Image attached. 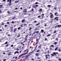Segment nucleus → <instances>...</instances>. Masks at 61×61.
<instances>
[{
  "instance_id": "f257e3e1",
  "label": "nucleus",
  "mask_w": 61,
  "mask_h": 61,
  "mask_svg": "<svg viewBox=\"0 0 61 61\" xmlns=\"http://www.w3.org/2000/svg\"><path fill=\"white\" fill-rule=\"evenodd\" d=\"M28 52V50L27 51V52L26 53H22V54L21 55V56H25V54H27V53Z\"/></svg>"
},
{
  "instance_id": "f03ea898",
  "label": "nucleus",
  "mask_w": 61,
  "mask_h": 61,
  "mask_svg": "<svg viewBox=\"0 0 61 61\" xmlns=\"http://www.w3.org/2000/svg\"><path fill=\"white\" fill-rule=\"evenodd\" d=\"M53 54L54 55H58V52H53Z\"/></svg>"
},
{
  "instance_id": "7ed1b4c3",
  "label": "nucleus",
  "mask_w": 61,
  "mask_h": 61,
  "mask_svg": "<svg viewBox=\"0 0 61 61\" xmlns=\"http://www.w3.org/2000/svg\"><path fill=\"white\" fill-rule=\"evenodd\" d=\"M7 2H9V3H11V2H12V0H8L7 1Z\"/></svg>"
},
{
  "instance_id": "20e7f679",
  "label": "nucleus",
  "mask_w": 61,
  "mask_h": 61,
  "mask_svg": "<svg viewBox=\"0 0 61 61\" xmlns=\"http://www.w3.org/2000/svg\"><path fill=\"white\" fill-rule=\"evenodd\" d=\"M23 12H24V13H26V12H27L26 11V9H25L23 11Z\"/></svg>"
},
{
  "instance_id": "39448f33",
  "label": "nucleus",
  "mask_w": 61,
  "mask_h": 61,
  "mask_svg": "<svg viewBox=\"0 0 61 61\" xmlns=\"http://www.w3.org/2000/svg\"><path fill=\"white\" fill-rule=\"evenodd\" d=\"M32 7H33V8H35V9H36V8H37L35 6V5H33L32 6Z\"/></svg>"
},
{
  "instance_id": "423d86ee",
  "label": "nucleus",
  "mask_w": 61,
  "mask_h": 61,
  "mask_svg": "<svg viewBox=\"0 0 61 61\" xmlns=\"http://www.w3.org/2000/svg\"><path fill=\"white\" fill-rule=\"evenodd\" d=\"M16 53H17V54H18V53H19V52H18V51H17L15 52L14 53L15 54H16Z\"/></svg>"
},
{
  "instance_id": "0eeeda50",
  "label": "nucleus",
  "mask_w": 61,
  "mask_h": 61,
  "mask_svg": "<svg viewBox=\"0 0 61 61\" xmlns=\"http://www.w3.org/2000/svg\"><path fill=\"white\" fill-rule=\"evenodd\" d=\"M17 30V28H16L14 29V31H13V32H15V31H16V30Z\"/></svg>"
},
{
  "instance_id": "6e6552de",
  "label": "nucleus",
  "mask_w": 61,
  "mask_h": 61,
  "mask_svg": "<svg viewBox=\"0 0 61 61\" xmlns=\"http://www.w3.org/2000/svg\"><path fill=\"white\" fill-rule=\"evenodd\" d=\"M57 27H61V25H59L57 26Z\"/></svg>"
},
{
  "instance_id": "1a4fd4ad",
  "label": "nucleus",
  "mask_w": 61,
  "mask_h": 61,
  "mask_svg": "<svg viewBox=\"0 0 61 61\" xmlns=\"http://www.w3.org/2000/svg\"><path fill=\"white\" fill-rule=\"evenodd\" d=\"M25 20L24 19L22 21V23H23L24 22H25Z\"/></svg>"
},
{
  "instance_id": "9d476101",
  "label": "nucleus",
  "mask_w": 61,
  "mask_h": 61,
  "mask_svg": "<svg viewBox=\"0 0 61 61\" xmlns=\"http://www.w3.org/2000/svg\"><path fill=\"white\" fill-rule=\"evenodd\" d=\"M20 34H18L17 36V37H20Z\"/></svg>"
},
{
  "instance_id": "9b49d317",
  "label": "nucleus",
  "mask_w": 61,
  "mask_h": 61,
  "mask_svg": "<svg viewBox=\"0 0 61 61\" xmlns=\"http://www.w3.org/2000/svg\"><path fill=\"white\" fill-rule=\"evenodd\" d=\"M36 56H38L39 55H38V53H36Z\"/></svg>"
},
{
  "instance_id": "f8f14e48",
  "label": "nucleus",
  "mask_w": 61,
  "mask_h": 61,
  "mask_svg": "<svg viewBox=\"0 0 61 61\" xmlns=\"http://www.w3.org/2000/svg\"><path fill=\"white\" fill-rule=\"evenodd\" d=\"M47 7H51V5H48L47 6Z\"/></svg>"
},
{
  "instance_id": "ddd939ff",
  "label": "nucleus",
  "mask_w": 61,
  "mask_h": 61,
  "mask_svg": "<svg viewBox=\"0 0 61 61\" xmlns=\"http://www.w3.org/2000/svg\"><path fill=\"white\" fill-rule=\"evenodd\" d=\"M42 11V9H40V10H38L39 11Z\"/></svg>"
},
{
  "instance_id": "4468645a",
  "label": "nucleus",
  "mask_w": 61,
  "mask_h": 61,
  "mask_svg": "<svg viewBox=\"0 0 61 61\" xmlns=\"http://www.w3.org/2000/svg\"><path fill=\"white\" fill-rule=\"evenodd\" d=\"M50 17H51V18H54V17L53 16H52L51 15L50 16Z\"/></svg>"
},
{
  "instance_id": "2eb2a0df",
  "label": "nucleus",
  "mask_w": 61,
  "mask_h": 61,
  "mask_svg": "<svg viewBox=\"0 0 61 61\" xmlns=\"http://www.w3.org/2000/svg\"><path fill=\"white\" fill-rule=\"evenodd\" d=\"M51 36V35L50 34H48L47 36Z\"/></svg>"
},
{
  "instance_id": "dca6fc26",
  "label": "nucleus",
  "mask_w": 61,
  "mask_h": 61,
  "mask_svg": "<svg viewBox=\"0 0 61 61\" xmlns=\"http://www.w3.org/2000/svg\"><path fill=\"white\" fill-rule=\"evenodd\" d=\"M55 15H58V13H55Z\"/></svg>"
},
{
  "instance_id": "f3484780",
  "label": "nucleus",
  "mask_w": 61,
  "mask_h": 61,
  "mask_svg": "<svg viewBox=\"0 0 61 61\" xmlns=\"http://www.w3.org/2000/svg\"><path fill=\"white\" fill-rule=\"evenodd\" d=\"M57 43V42H55L54 43V44L55 45H56Z\"/></svg>"
},
{
  "instance_id": "a211bd4d",
  "label": "nucleus",
  "mask_w": 61,
  "mask_h": 61,
  "mask_svg": "<svg viewBox=\"0 0 61 61\" xmlns=\"http://www.w3.org/2000/svg\"><path fill=\"white\" fill-rule=\"evenodd\" d=\"M41 31L42 33H43L44 32V30H41Z\"/></svg>"
},
{
  "instance_id": "6ab92c4d",
  "label": "nucleus",
  "mask_w": 61,
  "mask_h": 61,
  "mask_svg": "<svg viewBox=\"0 0 61 61\" xmlns=\"http://www.w3.org/2000/svg\"><path fill=\"white\" fill-rule=\"evenodd\" d=\"M31 29H32V27H30V29H29V30H31Z\"/></svg>"
},
{
  "instance_id": "aec40b11",
  "label": "nucleus",
  "mask_w": 61,
  "mask_h": 61,
  "mask_svg": "<svg viewBox=\"0 0 61 61\" xmlns=\"http://www.w3.org/2000/svg\"><path fill=\"white\" fill-rule=\"evenodd\" d=\"M21 29V27H19L18 28V30H20Z\"/></svg>"
},
{
  "instance_id": "412c9836",
  "label": "nucleus",
  "mask_w": 61,
  "mask_h": 61,
  "mask_svg": "<svg viewBox=\"0 0 61 61\" xmlns=\"http://www.w3.org/2000/svg\"><path fill=\"white\" fill-rule=\"evenodd\" d=\"M50 15H53L52 14V13H50Z\"/></svg>"
},
{
  "instance_id": "4be33fe9",
  "label": "nucleus",
  "mask_w": 61,
  "mask_h": 61,
  "mask_svg": "<svg viewBox=\"0 0 61 61\" xmlns=\"http://www.w3.org/2000/svg\"><path fill=\"white\" fill-rule=\"evenodd\" d=\"M58 49V47L56 48L55 49V51H56V50H57V49Z\"/></svg>"
},
{
  "instance_id": "5701e85b",
  "label": "nucleus",
  "mask_w": 61,
  "mask_h": 61,
  "mask_svg": "<svg viewBox=\"0 0 61 61\" xmlns=\"http://www.w3.org/2000/svg\"><path fill=\"white\" fill-rule=\"evenodd\" d=\"M19 2V1H15V3H18V2Z\"/></svg>"
},
{
  "instance_id": "b1692460",
  "label": "nucleus",
  "mask_w": 61,
  "mask_h": 61,
  "mask_svg": "<svg viewBox=\"0 0 61 61\" xmlns=\"http://www.w3.org/2000/svg\"><path fill=\"white\" fill-rule=\"evenodd\" d=\"M51 56H54V54H51Z\"/></svg>"
},
{
  "instance_id": "393cba45",
  "label": "nucleus",
  "mask_w": 61,
  "mask_h": 61,
  "mask_svg": "<svg viewBox=\"0 0 61 61\" xmlns=\"http://www.w3.org/2000/svg\"><path fill=\"white\" fill-rule=\"evenodd\" d=\"M39 6V5H35V6L36 7H37V6Z\"/></svg>"
},
{
  "instance_id": "a878e982",
  "label": "nucleus",
  "mask_w": 61,
  "mask_h": 61,
  "mask_svg": "<svg viewBox=\"0 0 61 61\" xmlns=\"http://www.w3.org/2000/svg\"><path fill=\"white\" fill-rule=\"evenodd\" d=\"M41 47V45H40V46H39V48H40Z\"/></svg>"
},
{
  "instance_id": "bb28decb",
  "label": "nucleus",
  "mask_w": 61,
  "mask_h": 61,
  "mask_svg": "<svg viewBox=\"0 0 61 61\" xmlns=\"http://www.w3.org/2000/svg\"><path fill=\"white\" fill-rule=\"evenodd\" d=\"M35 5H37V4H38V2H36L35 4Z\"/></svg>"
},
{
  "instance_id": "cd10ccee",
  "label": "nucleus",
  "mask_w": 61,
  "mask_h": 61,
  "mask_svg": "<svg viewBox=\"0 0 61 61\" xmlns=\"http://www.w3.org/2000/svg\"><path fill=\"white\" fill-rule=\"evenodd\" d=\"M29 55H27L26 56V57H29Z\"/></svg>"
},
{
  "instance_id": "c85d7f7f",
  "label": "nucleus",
  "mask_w": 61,
  "mask_h": 61,
  "mask_svg": "<svg viewBox=\"0 0 61 61\" xmlns=\"http://www.w3.org/2000/svg\"><path fill=\"white\" fill-rule=\"evenodd\" d=\"M57 18V17H55V18H54V20H56Z\"/></svg>"
},
{
  "instance_id": "c756f323",
  "label": "nucleus",
  "mask_w": 61,
  "mask_h": 61,
  "mask_svg": "<svg viewBox=\"0 0 61 61\" xmlns=\"http://www.w3.org/2000/svg\"><path fill=\"white\" fill-rule=\"evenodd\" d=\"M8 43V42L7 41H6L5 42V43H4V44H6Z\"/></svg>"
},
{
  "instance_id": "7c9ffc66",
  "label": "nucleus",
  "mask_w": 61,
  "mask_h": 61,
  "mask_svg": "<svg viewBox=\"0 0 61 61\" xmlns=\"http://www.w3.org/2000/svg\"><path fill=\"white\" fill-rule=\"evenodd\" d=\"M40 51V50H37V52H39V51Z\"/></svg>"
},
{
  "instance_id": "2f4dec72",
  "label": "nucleus",
  "mask_w": 61,
  "mask_h": 61,
  "mask_svg": "<svg viewBox=\"0 0 61 61\" xmlns=\"http://www.w3.org/2000/svg\"><path fill=\"white\" fill-rule=\"evenodd\" d=\"M23 26H24V25H23V24H22L21 25V27H23Z\"/></svg>"
},
{
  "instance_id": "473e14b6",
  "label": "nucleus",
  "mask_w": 61,
  "mask_h": 61,
  "mask_svg": "<svg viewBox=\"0 0 61 61\" xmlns=\"http://www.w3.org/2000/svg\"><path fill=\"white\" fill-rule=\"evenodd\" d=\"M11 55V52L9 53V54H8V55Z\"/></svg>"
},
{
  "instance_id": "72a5a7b5",
  "label": "nucleus",
  "mask_w": 61,
  "mask_h": 61,
  "mask_svg": "<svg viewBox=\"0 0 61 61\" xmlns=\"http://www.w3.org/2000/svg\"><path fill=\"white\" fill-rule=\"evenodd\" d=\"M9 46V44H7V45H6V46Z\"/></svg>"
},
{
  "instance_id": "f704fd0d",
  "label": "nucleus",
  "mask_w": 61,
  "mask_h": 61,
  "mask_svg": "<svg viewBox=\"0 0 61 61\" xmlns=\"http://www.w3.org/2000/svg\"><path fill=\"white\" fill-rule=\"evenodd\" d=\"M51 46L52 47H54V46L53 45H51Z\"/></svg>"
},
{
  "instance_id": "c9c22d12",
  "label": "nucleus",
  "mask_w": 61,
  "mask_h": 61,
  "mask_svg": "<svg viewBox=\"0 0 61 61\" xmlns=\"http://www.w3.org/2000/svg\"><path fill=\"white\" fill-rule=\"evenodd\" d=\"M31 11H34V9H32L31 10Z\"/></svg>"
},
{
  "instance_id": "e433bc0d",
  "label": "nucleus",
  "mask_w": 61,
  "mask_h": 61,
  "mask_svg": "<svg viewBox=\"0 0 61 61\" xmlns=\"http://www.w3.org/2000/svg\"><path fill=\"white\" fill-rule=\"evenodd\" d=\"M56 30H55L54 31V33H56Z\"/></svg>"
},
{
  "instance_id": "4c0bfd02",
  "label": "nucleus",
  "mask_w": 61,
  "mask_h": 61,
  "mask_svg": "<svg viewBox=\"0 0 61 61\" xmlns=\"http://www.w3.org/2000/svg\"><path fill=\"white\" fill-rule=\"evenodd\" d=\"M59 61H61V59L60 58V59H59Z\"/></svg>"
},
{
  "instance_id": "58836bf2",
  "label": "nucleus",
  "mask_w": 61,
  "mask_h": 61,
  "mask_svg": "<svg viewBox=\"0 0 61 61\" xmlns=\"http://www.w3.org/2000/svg\"><path fill=\"white\" fill-rule=\"evenodd\" d=\"M12 5V3H10L8 4V5Z\"/></svg>"
},
{
  "instance_id": "ea45409f",
  "label": "nucleus",
  "mask_w": 61,
  "mask_h": 61,
  "mask_svg": "<svg viewBox=\"0 0 61 61\" xmlns=\"http://www.w3.org/2000/svg\"><path fill=\"white\" fill-rule=\"evenodd\" d=\"M39 32V31H37L36 32V33H38Z\"/></svg>"
},
{
  "instance_id": "a19ab883",
  "label": "nucleus",
  "mask_w": 61,
  "mask_h": 61,
  "mask_svg": "<svg viewBox=\"0 0 61 61\" xmlns=\"http://www.w3.org/2000/svg\"><path fill=\"white\" fill-rule=\"evenodd\" d=\"M11 47H13L14 46V45H11Z\"/></svg>"
},
{
  "instance_id": "79ce46f5",
  "label": "nucleus",
  "mask_w": 61,
  "mask_h": 61,
  "mask_svg": "<svg viewBox=\"0 0 61 61\" xmlns=\"http://www.w3.org/2000/svg\"><path fill=\"white\" fill-rule=\"evenodd\" d=\"M7 25H5V27H7Z\"/></svg>"
},
{
  "instance_id": "37998d69",
  "label": "nucleus",
  "mask_w": 61,
  "mask_h": 61,
  "mask_svg": "<svg viewBox=\"0 0 61 61\" xmlns=\"http://www.w3.org/2000/svg\"><path fill=\"white\" fill-rule=\"evenodd\" d=\"M22 56V55H21L19 56V57H21V56Z\"/></svg>"
},
{
  "instance_id": "c03bdc74",
  "label": "nucleus",
  "mask_w": 61,
  "mask_h": 61,
  "mask_svg": "<svg viewBox=\"0 0 61 61\" xmlns=\"http://www.w3.org/2000/svg\"><path fill=\"white\" fill-rule=\"evenodd\" d=\"M45 56H46V57H47V56H48L47 55H45Z\"/></svg>"
},
{
  "instance_id": "a18cd8bd",
  "label": "nucleus",
  "mask_w": 61,
  "mask_h": 61,
  "mask_svg": "<svg viewBox=\"0 0 61 61\" xmlns=\"http://www.w3.org/2000/svg\"><path fill=\"white\" fill-rule=\"evenodd\" d=\"M16 49V50H17V51H18V50H19V49H18V48H17Z\"/></svg>"
},
{
  "instance_id": "49530a36",
  "label": "nucleus",
  "mask_w": 61,
  "mask_h": 61,
  "mask_svg": "<svg viewBox=\"0 0 61 61\" xmlns=\"http://www.w3.org/2000/svg\"><path fill=\"white\" fill-rule=\"evenodd\" d=\"M27 39V38H25V41H27V39Z\"/></svg>"
},
{
  "instance_id": "de8ad7c7",
  "label": "nucleus",
  "mask_w": 61,
  "mask_h": 61,
  "mask_svg": "<svg viewBox=\"0 0 61 61\" xmlns=\"http://www.w3.org/2000/svg\"><path fill=\"white\" fill-rule=\"evenodd\" d=\"M59 52H61L60 49V48L59 49Z\"/></svg>"
},
{
  "instance_id": "09e8293b",
  "label": "nucleus",
  "mask_w": 61,
  "mask_h": 61,
  "mask_svg": "<svg viewBox=\"0 0 61 61\" xmlns=\"http://www.w3.org/2000/svg\"><path fill=\"white\" fill-rule=\"evenodd\" d=\"M23 26H25V25H26L25 24H23Z\"/></svg>"
},
{
  "instance_id": "8fccbe9b",
  "label": "nucleus",
  "mask_w": 61,
  "mask_h": 61,
  "mask_svg": "<svg viewBox=\"0 0 61 61\" xmlns=\"http://www.w3.org/2000/svg\"><path fill=\"white\" fill-rule=\"evenodd\" d=\"M17 9H18V8H16L15 9V10H17Z\"/></svg>"
},
{
  "instance_id": "3c124183",
  "label": "nucleus",
  "mask_w": 61,
  "mask_h": 61,
  "mask_svg": "<svg viewBox=\"0 0 61 61\" xmlns=\"http://www.w3.org/2000/svg\"><path fill=\"white\" fill-rule=\"evenodd\" d=\"M36 41H38V39H36Z\"/></svg>"
},
{
  "instance_id": "603ef678",
  "label": "nucleus",
  "mask_w": 61,
  "mask_h": 61,
  "mask_svg": "<svg viewBox=\"0 0 61 61\" xmlns=\"http://www.w3.org/2000/svg\"><path fill=\"white\" fill-rule=\"evenodd\" d=\"M2 13V11H1V10H0V13Z\"/></svg>"
},
{
  "instance_id": "864d4df0",
  "label": "nucleus",
  "mask_w": 61,
  "mask_h": 61,
  "mask_svg": "<svg viewBox=\"0 0 61 61\" xmlns=\"http://www.w3.org/2000/svg\"><path fill=\"white\" fill-rule=\"evenodd\" d=\"M36 22H37V21H36V20H35V21H34V23H36Z\"/></svg>"
},
{
  "instance_id": "5fc2aeb1",
  "label": "nucleus",
  "mask_w": 61,
  "mask_h": 61,
  "mask_svg": "<svg viewBox=\"0 0 61 61\" xmlns=\"http://www.w3.org/2000/svg\"><path fill=\"white\" fill-rule=\"evenodd\" d=\"M54 9L55 10H56V7H54Z\"/></svg>"
},
{
  "instance_id": "6e6d98bb",
  "label": "nucleus",
  "mask_w": 61,
  "mask_h": 61,
  "mask_svg": "<svg viewBox=\"0 0 61 61\" xmlns=\"http://www.w3.org/2000/svg\"><path fill=\"white\" fill-rule=\"evenodd\" d=\"M39 25V24H36L35 25Z\"/></svg>"
},
{
  "instance_id": "4d7b16f0",
  "label": "nucleus",
  "mask_w": 61,
  "mask_h": 61,
  "mask_svg": "<svg viewBox=\"0 0 61 61\" xmlns=\"http://www.w3.org/2000/svg\"><path fill=\"white\" fill-rule=\"evenodd\" d=\"M23 44V42H21V45H22V44Z\"/></svg>"
},
{
  "instance_id": "13d9d810",
  "label": "nucleus",
  "mask_w": 61,
  "mask_h": 61,
  "mask_svg": "<svg viewBox=\"0 0 61 61\" xmlns=\"http://www.w3.org/2000/svg\"><path fill=\"white\" fill-rule=\"evenodd\" d=\"M15 18V17L12 18V19H14V18Z\"/></svg>"
},
{
  "instance_id": "bf43d9fd",
  "label": "nucleus",
  "mask_w": 61,
  "mask_h": 61,
  "mask_svg": "<svg viewBox=\"0 0 61 61\" xmlns=\"http://www.w3.org/2000/svg\"><path fill=\"white\" fill-rule=\"evenodd\" d=\"M2 1L3 2H5V0H3Z\"/></svg>"
},
{
  "instance_id": "052dcab7",
  "label": "nucleus",
  "mask_w": 61,
  "mask_h": 61,
  "mask_svg": "<svg viewBox=\"0 0 61 61\" xmlns=\"http://www.w3.org/2000/svg\"><path fill=\"white\" fill-rule=\"evenodd\" d=\"M32 12V10H30L29 11V12Z\"/></svg>"
},
{
  "instance_id": "680f3d73",
  "label": "nucleus",
  "mask_w": 61,
  "mask_h": 61,
  "mask_svg": "<svg viewBox=\"0 0 61 61\" xmlns=\"http://www.w3.org/2000/svg\"><path fill=\"white\" fill-rule=\"evenodd\" d=\"M28 36V35H26L25 37V38L27 37V36Z\"/></svg>"
},
{
  "instance_id": "e2e57ef3",
  "label": "nucleus",
  "mask_w": 61,
  "mask_h": 61,
  "mask_svg": "<svg viewBox=\"0 0 61 61\" xmlns=\"http://www.w3.org/2000/svg\"><path fill=\"white\" fill-rule=\"evenodd\" d=\"M6 61V59H5L3 60V61Z\"/></svg>"
},
{
  "instance_id": "0e129e2a",
  "label": "nucleus",
  "mask_w": 61,
  "mask_h": 61,
  "mask_svg": "<svg viewBox=\"0 0 61 61\" xmlns=\"http://www.w3.org/2000/svg\"><path fill=\"white\" fill-rule=\"evenodd\" d=\"M20 10H22V7H21L20 8Z\"/></svg>"
},
{
  "instance_id": "69168bd1",
  "label": "nucleus",
  "mask_w": 61,
  "mask_h": 61,
  "mask_svg": "<svg viewBox=\"0 0 61 61\" xmlns=\"http://www.w3.org/2000/svg\"><path fill=\"white\" fill-rule=\"evenodd\" d=\"M45 40L46 41V40H47V39L46 38L45 39Z\"/></svg>"
},
{
  "instance_id": "338daca9",
  "label": "nucleus",
  "mask_w": 61,
  "mask_h": 61,
  "mask_svg": "<svg viewBox=\"0 0 61 61\" xmlns=\"http://www.w3.org/2000/svg\"><path fill=\"white\" fill-rule=\"evenodd\" d=\"M12 23H14V21H12Z\"/></svg>"
},
{
  "instance_id": "774afa93",
  "label": "nucleus",
  "mask_w": 61,
  "mask_h": 61,
  "mask_svg": "<svg viewBox=\"0 0 61 61\" xmlns=\"http://www.w3.org/2000/svg\"><path fill=\"white\" fill-rule=\"evenodd\" d=\"M7 12V13H10V12H9V11H8Z\"/></svg>"
}]
</instances>
